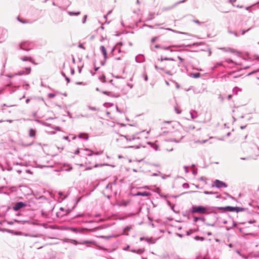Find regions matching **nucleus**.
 Segmentation results:
<instances>
[{
    "label": "nucleus",
    "mask_w": 259,
    "mask_h": 259,
    "mask_svg": "<svg viewBox=\"0 0 259 259\" xmlns=\"http://www.w3.org/2000/svg\"><path fill=\"white\" fill-rule=\"evenodd\" d=\"M120 137L121 138L124 137V138H125L127 141H135V142L134 143V144L128 146V148H135L136 149H138L142 146V143L141 141V139L139 137H138L137 135H133L132 136L121 135Z\"/></svg>",
    "instance_id": "obj_1"
},
{
    "label": "nucleus",
    "mask_w": 259,
    "mask_h": 259,
    "mask_svg": "<svg viewBox=\"0 0 259 259\" xmlns=\"http://www.w3.org/2000/svg\"><path fill=\"white\" fill-rule=\"evenodd\" d=\"M210 209L209 207H204L202 206H193L192 207L191 212L193 213H198L199 214H208V210Z\"/></svg>",
    "instance_id": "obj_2"
},
{
    "label": "nucleus",
    "mask_w": 259,
    "mask_h": 259,
    "mask_svg": "<svg viewBox=\"0 0 259 259\" xmlns=\"http://www.w3.org/2000/svg\"><path fill=\"white\" fill-rule=\"evenodd\" d=\"M20 49L25 51L30 50L32 48V44L28 41L22 42L19 46Z\"/></svg>",
    "instance_id": "obj_3"
},
{
    "label": "nucleus",
    "mask_w": 259,
    "mask_h": 259,
    "mask_svg": "<svg viewBox=\"0 0 259 259\" xmlns=\"http://www.w3.org/2000/svg\"><path fill=\"white\" fill-rule=\"evenodd\" d=\"M212 187H215L218 188H222V187H224V188H226L227 187V185L222 182V181H221L219 180H215V181L212 183Z\"/></svg>",
    "instance_id": "obj_4"
},
{
    "label": "nucleus",
    "mask_w": 259,
    "mask_h": 259,
    "mask_svg": "<svg viewBox=\"0 0 259 259\" xmlns=\"http://www.w3.org/2000/svg\"><path fill=\"white\" fill-rule=\"evenodd\" d=\"M8 37V31L4 28L0 29V42H3Z\"/></svg>",
    "instance_id": "obj_5"
},
{
    "label": "nucleus",
    "mask_w": 259,
    "mask_h": 259,
    "mask_svg": "<svg viewBox=\"0 0 259 259\" xmlns=\"http://www.w3.org/2000/svg\"><path fill=\"white\" fill-rule=\"evenodd\" d=\"M27 206V204L23 202H17L13 207V209L14 211H18L21 208Z\"/></svg>",
    "instance_id": "obj_6"
},
{
    "label": "nucleus",
    "mask_w": 259,
    "mask_h": 259,
    "mask_svg": "<svg viewBox=\"0 0 259 259\" xmlns=\"http://www.w3.org/2000/svg\"><path fill=\"white\" fill-rule=\"evenodd\" d=\"M31 70V67H26L24 69L19 71L15 74V75H25V74H29Z\"/></svg>",
    "instance_id": "obj_7"
},
{
    "label": "nucleus",
    "mask_w": 259,
    "mask_h": 259,
    "mask_svg": "<svg viewBox=\"0 0 259 259\" xmlns=\"http://www.w3.org/2000/svg\"><path fill=\"white\" fill-rule=\"evenodd\" d=\"M226 209L230 211H235L236 212L242 211L244 210V208L242 207L233 206H227Z\"/></svg>",
    "instance_id": "obj_8"
},
{
    "label": "nucleus",
    "mask_w": 259,
    "mask_h": 259,
    "mask_svg": "<svg viewBox=\"0 0 259 259\" xmlns=\"http://www.w3.org/2000/svg\"><path fill=\"white\" fill-rule=\"evenodd\" d=\"M171 66H172V68L171 69V70H164V72L169 75H172L174 73L176 72V69L175 68V64H171Z\"/></svg>",
    "instance_id": "obj_9"
},
{
    "label": "nucleus",
    "mask_w": 259,
    "mask_h": 259,
    "mask_svg": "<svg viewBox=\"0 0 259 259\" xmlns=\"http://www.w3.org/2000/svg\"><path fill=\"white\" fill-rule=\"evenodd\" d=\"M21 59L23 61H29L34 64H36V63L34 62V61L33 60L32 58L31 57H27V56L22 57L21 58Z\"/></svg>",
    "instance_id": "obj_10"
},
{
    "label": "nucleus",
    "mask_w": 259,
    "mask_h": 259,
    "mask_svg": "<svg viewBox=\"0 0 259 259\" xmlns=\"http://www.w3.org/2000/svg\"><path fill=\"white\" fill-rule=\"evenodd\" d=\"M136 61L137 63H142L145 61V57L143 55H138L135 58Z\"/></svg>",
    "instance_id": "obj_11"
},
{
    "label": "nucleus",
    "mask_w": 259,
    "mask_h": 259,
    "mask_svg": "<svg viewBox=\"0 0 259 259\" xmlns=\"http://www.w3.org/2000/svg\"><path fill=\"white\" fill-rule=\"evenodd\" d=\"M100 50L102 54L104 56V58L105 60H106L107 58V51L106 49L104 46H101L100 48Z\"/></svg>",
    "instance_id": "obj_12"
},
{
    "label": "nucleus",
    "mask_w": 259,
    "mask_h": 259,
    "mask_svg": "<svg viewBox=\"0 0 259 259\" xmlns=\"http://www.w3.org/2000/svg\"><path fill=\"white\" fill-rule=\"evenodd\" d=\"M136 196H149L150 195V193L147 191L144 192H138L135 194Z\"/></svg>",
    "instance_id": "obj_13"
},
{
    "label": "nucleus",
    "mask_w": 259,
    "mask_h": 259,
    "mask_svg": "<svg viewBox=\"0 0 259 259\" xmlns=\"http://www.w3.org/2000/svg\"><path fill=\"white\" fill-rule=\"evenodd\" d=\"M78 137L80 139H83L85 140H88L89 139V136L86 133H81L78 135Z\"/></svg>",
    "instance_id": "obj_14"
},
{
    "label": "nucleus",
    "mask_w": 259,
    "mask_h": 259,
    "mask_svg": "<svg viewBox=\"0 0 259 259\" xmlns=\"http://www.w3.org/2000/svg\"><path fill=\"white\" fill-rule=\"evenodd\" d=\"M187 0H183V1H180L179 2H178L177 3H175L173 6H172L171 7H169V8H165V10H169L170 9H171L174 8H175L176 6H177L179 4H180L181 3H183L184 2H185Z\"/></svg>",
    "instance_id": "obj_15"
},
{
    "label": "nucleus",
    "mask_w": 259,
    "mask_h": 259,
    "mask_svg": "<svg viewBox=\"0 0 259 259\" xmlns=\"http://www.w3.org/2000/svg\"><path fill=\"white\" fill-rule=\"evenodd\" d=\"M36 135V131L33 128H30L29 132V136L31 138H35Z\"/></svg>",
    "instance_id": "obj_16"
},
{
    "label": "nucleus",
    "mask_w": 259,
    "mask_h": 259,
    "mask_svg": "<svg viewBox=\"0 0 259 259\" xmlns=\"http://www.w3.org/2000/svg\"><path fill=\"white\" fill-rule=\"evenodd\" d=\"M115 184L109 183L106 187V189L110 190L111 191H113V186H115Z\"/></svg>",
    "instance_id": "obj_17"
},
{
    "label": "nucleus",
    "mask_w": 259,
    "mask_h": 259,
    "mask_svg": "<svg viewBox=\"0 0 259 259\" xmlns=\"http://www.w3.org/2000/svg\"><path fill=\"white\" fill-rule=\"evenodd\" d=\"M180 47L179 46H176V45L168 46V47H162L161 46V49H162L163 50H169L170 52H172L173 51L172 50H169V49L171 47L178 48V47Z\"/></svg>",
    "instance_id": "obj_18"
},
{
    "label": "nucleus",
    "mask_w": 259,
    "mask_h": 259,
    "mask_svg": "<svg viewBox=\"0 0 259 259\" xmlns=\"http://www.w3.org/2000/svg\"><path fill=\"white\" fill-rule=\"evenodd\" d=\"M183 137L182 136L180 139L172 138V139H170L167 141H170V142H174L175 143H179L181 141V140L182 139Z\"/></svg>",
    "instance_id": "obj_19"
},
{
    "label": "nucleus",
    "mask_w": 259,
    "mask_h": 259,
    "mask_svg": "<svg viewBox=\"0 0 259 259\" xmlns=\"http://www.w3.org/2000/svg\"><path fill=\"white\" fill-rule=\"evenodd\" d=\"M190 114L192 119H194L197 117V113L195 111H191Z\"/></svg>",
    "instance_id": "obj_20"
},
{
    "label": "nucleus",
    "mask_w": 259,
    "mask_h": 259,
    "mask_svg": "<svg viewBox=\"0 0 259 259\" xmlns=\"http://www.w3.org/2000/svg\"><path fill=\"white\" fill-rule=\"evenodd\" d=\"M68 13L70 16H78L80 14V12L79 11L76 12L69 11L68 12Z\"/></svg>",
    "instance_id": "obj_21"
},
{
    "label": "nucleus",
    "mask_w": 259,
    "mask_h": 259,
    "mask_svg": "<svg viewBox=\"0 0 259 259\" xmlns=\"http://www.w3.org/2000/svg\"><path fill=\"white\" fill-rule=\"evenodd\" d=\"M242 90L238 87H235L233 89V93L236 95L238 94L239 92H241Z\"/></svg>",
    "instance_id": "obj_22"
},
{
    "label": "nucleus",
    "mask_w": 259,
    "mask_h": 259,
    "mask_svg": "<svg viewBox=\"0 0 259 259\" xmlns=\"http://www.w3.org/2000/svg\"><path fill=\"white\" fill-rule=\"evenodd\" d=\"M151 146L155 151H158L159 150V146L155 143L152 144Z\"/></svg>",
    "instance_id": "obj_23"
},
{
    "label": "nucleus",
    "mask_w": 259,
    "mask_h": 259,
    "mask_svg": "<svg viewBox=\"0 0 259 259\" xmlns=\"http://www.w3.org/2000/svg\"><path fill=\"white\" fill-rule=\"evenodd\" d=\"M190 76L193 77L194 78H199L200 76V73H192V74H191Z\"/></svg>",
    "instance_id": "obj_24"
},
{
    "label": "nucleus",
    "mask_w": 259,
    "mask_h": 259,
    "mask_svg": "<svg viewBox=\"0 0 259 259\" xmlns=\"http://www.w3.org/2000/svg\"><path fill=\"white\" fill-rule=\"evenodd\" d=\"M194 239L197 240V241H203L204 240L205 238L204 237H200V236H196L194 237Z\"/></svg>",
    "instance_id": "obj_25"
},
{
    "label": "nucleus",
    "mask_w": 259,
    "mask_h": 259,
    "mask_svg": "<svg viewBox=\"0 0 259 259\" xmlns=\"http://www.w3.org/2000/svg\"><path fill=\"white\" fill-rule=\"evenodd\" d=\"M99 80H100L101 82H106V80H105V75H102V76H100V77H99Z\"/></svg>",
    "instance_id": "obj_26"
},
{
    "label": "nucleus",
    "mask_w": 259,
    "mask_h": 259,
    "mask_svg": "<svg viewBox=\"0 0 259 259\" xmlns=\"http://www.w3.org/2000/svg\"><path fill=\"white\" fill-rule=\"evenodd\" d=\"M160 61H163V60H169V61H174L175 60L172 58H161L160 59Z\"/></svg>",
    "instance_id": "obj_27"
},
{
    "label": "nucleus",
    "mask_w": 259,
    "mask_h": 259,
    "mask_svg": "<svg viewBox=\"0 0 259 259\" xmlns=\"http://www.w3.org/2000/svg\"><path fill=\"white\" fill-rule=\"evenodd\" d=\"M204 193L205 194H207V195H211V194H217L218 193L217 192H213L211 191H204Z\"/></svg>",
    "instance_id": "obj_28"
},
{
    "label": "nucleus",
    "mask_w": 259,
    "mask_h": 259,
    "mask_svg": "<svg viewBox=\"0 0 259 259\" xmlns=\"http://www.w3.org/2000/svg\"><path fill=\"white\" fill-rule=\"evenodd\" d=\"M171 64H175L176 65V64L175 63H171L167 64V68L170 70H171V69L172 68V66H171Z\"/></svg>",
    "instance_id": "obj_29"
},
{
    "label": "nucleus",
    "mask_w": 259,
    "mask_h": 259,
    "mask_svg": "<svg viewBox=\"0 0 259 259\" xmlns=\"http://www.w3.org/2000/svg\"><path fill=\"white\" fill-rule=\"evenodd\" d=\"M144 249H139L137 250L136 253L139 254L143 253L144 252Z\"/></svg>",
    "instance_id": "obj_30"
},
{
    "label": "nucleus",
    "mask_w": 259,
    "mask_h": 259,
    "mask_svg": "<svg viewBox=\"0 0 259 259\" xmlns=\"http://www.w3.org/2000/svg\"><path fill=\"white\" fill-rule=\"evenodd\" d=\"M228 33H230V34H233V35H234L236 37H238L239 36V35L238 34V33L236 32H233V31H232L230 30H228Z\"/></svg>",
    "instance_id": "obj_31"
},
{
    "label": "nucleus",
    "mask_w": 259,
    "mask_h": 259,
    "mask_svg": "<svg viewBox=\"0 0 259 259\" xmlns=\"http://www.w3.org/2000/svg\"><path fill=\"white\" fill-rule=\"evenodd\" d=\"M55 96H56V94H55L54 93H49L48 95V97L49 98H53L55 97Z\"/></svg>",
    "instance_id": "obj_32"
},
{
    "label": "nucleus",
    "mask_w": 259,
    "mask_h": 259,
    "mask_svg": "<svg viewBox=\"0 0 259 259\" xmlns=\"http://www.w3.org/2000/svg\"><path fill=\"white\" fill-rule=\"evenodd\" d=\"M204 220V219H203L202 218L194 217V221L195 222H197L199 220Z\"/></svg>",
    "instance_id": "obj_33"
},
{
    "label": "nucleus",
    "mask_w": 259,
    "mask_h": 259,
    "mask_svg": "<svg viewBox=\"0 0 259 259\" xmlns=\"http://www.w3.org/2000/svg\"><path fill=\"white\" fill-rule=\"evenodd\" d=\"M88 108L90 110H92V111H96V110H97V108H96V107H94L89 106Z\"/></svg>",
    "instance_id": "obj_34"
},
{
    "label": "nucleus",
    "mask_w": 259,
    "mask_h": 259,
    "mask_svg": "<svg viewBox=\"0 0 259 259\" xmlns=\"http://www.w3.org/2000/svg\"><path fill=\"white\" fill-rule=\"evenodd\" d=\"M67 167H68L67 168H65V167H64V170H66V171H70V170H71L72 169V167L70 166H67Z\"/></svg>",
    "instance_id": "obj_35"
},
{
    "label": "nucleus",
    "mask_w": 259,
    "mask_h": 259,
    "mask_svg": "<svg viewBox=\"0 0 259 259\" xmlns=\"http://www.w3.org/2000/svg\"><path fill=\"white\" fill-rule=\"evenodd\" d=\"M167 30H169V31H174V32H177V33H182V34H186V33H184V32H179V31H175L171 29H170V28H167L166 29Z\"/></svg>",
    "instance_id": "obj_36"
},
{
    "label": "nucleus",
    "mask_w": 259,
    "mask_h": 259,
    "mask_svg": "<svg viewBox=\"0 0 259 259\" xmlns=\"http://www.w3.org/2000/svg\"><path fill=\"white\" fill-rule=\"evenodd\" d=\"M87 15H84L83 17V19H82V23H85V22H86V20H87Z\"/></svg>",
    "instance_id": "obj_37"
},
{
    "label": "nucleus",
    "mask_w": 259,
    "mask_h": 259,
    "mask_svg": "<svg viewBox=\"0 0 259 259\" xmlns=\"http://www.w3.org/2000/svg\"><path fill=\"white\" fill-rule=\"evenodd\" d=\"M250 29V28H249L246 30H241V35H244L246 32H248Z\"/></svg>",
    "instance_id": "obj_38"
},
{
    "label": "nucleus",
    "mask_w": 259,
    "mask_h": 259,
    "mask_svg": "<svg viewBox=\"0 0 259 259\" xmlns=\"http://www.w3.org/2000/svg\"><path fill=\"white\" fill-rule=\"evenodd\" d=\"M104 165H109V166H111L112 167H114V165H109V164H108L107 163H104V164H101L100 165V166H104Z\"/></svg>",
    "instance_id": "obj_39"
},
{
    "label": "nucleus",
    "mask_w": 259,
    "mask_h": 259,
    "mask_svg": "<svg viewBox=\"0 0 259 259\" xmlns=\"http://www.w3.org/2000/svg\"><path fill=\"white\" fill-rule=\"evenodd\" d=\"M251 6H249V7H246L245 8V9L248 11V12H251Z\"/></svg>",
    "instance_id": "obj_40"
},
{
    "label": "nucleus",
    "mask_w": 259,
    "mask_h": 259,
    "mask_svg": "<svg viewBox=\"0 0 259 259\" xmlns=\"http://www.w3.org/2000/svg\"><path fill=\"white\" fill-rule=\"evenodd\" d=\"M188 168V167L187 166H184V168L185 169V171L186 173H188L189 172Z\"/></svg>",
    "instance_id": "obj_41"
},
{
    "label": "nucleus",
    "mask_w": 259,
    "mask_h": 259,
    "mask_svg": "<svg viewBox=\"0 0 259 259\" xmlns=\"http://www.w3.org/2000/svg\"><path fill=\"white\" fill-rule=\"evenodd\" d=\"M175 111H176V113L178 114H180L181 113V111L177 108H175Z\"/></svg>",
    "instance_id": "obj_42"
},
{
    "label": "nucleus",
    "mask_w": 259,
    "mask_h": 259,
    "mask_svg": "<svg viewBox=\"0 0 259 259\" xmlns=\"http://www.w3.org/2000/svg\"><path fill=\"white\" fill-rule=\"evenodd\" d=\"M78 47H79V48H81V49H83V50H85V48H84V47L83 46V44H79V45H78Z\"/></svg>",
    "instance_id": "obj_43"
},
{
    "label": "nucleus",
    "mask_w": 259,
    "mask_h": 259,
    "mask_svg": "<svg viewBox=\"0 0 259 259\" xmlns=\"http://www.w3.org/2000/svg\"><path fill=\"white\" fill-rule=\"evenodd\" d=\"M103 93L104 94H105V95H109L111 94V93H110V92H106V91H104V92H103Z\"/></svg>",
    "instance_id": "obj_44"
},
{
    "label": "nucleus",
    "mask_w": 259,
    "mask_h": 259,
    "mask_svg": "<svg viewBox=\"0 0 259 259\" xmlns=\"http://www.w3.org/2000/svg\"><path fill=\"white\" fill-rule=\"evenodd\" d=\"M63 139L66 140L68 141V142L70 141L69 140V138H68V136H64V137H63Z\"/></svg>",
    "instance_id": "obj_45"
},
{
    "label": "nucleus",
    "mask_w": 259,
    "mask_h": 259,
    "mask_svg": "<svg viewBox=\"0 0 259 259\" xmlns=\"http://www.w3.org/2000/svg\"><path fill=\"white\" fill-rule=\"evenodd\" d=\"M116 110H117V112H119L120 113L123 112V111L120 110L117 106L116 107Z\"/></svg>",
    "instance_id": "obj_46"
},
{
    "label": "nucleus",
    "mask_w": 259,
    "mask_h": 259,
    "mask_svg": "<svg viewBox=\"0 0 259 259\" xmlns=\"http://www.w3.org/2000/svg\"><path fill=\"white\" fill-rule=\"evenodd\" d=\"M145 240L149 243H153V242L150 241L149 239L146 238Z\"/></svg>",
    "instance_id": "obj_47"
},
{
    "label": "nucleus",
    "mask_w": 259,
    "mask_h": 259,
    "mask_svg": "<svg viewBox=\"0 0 259 259\" xmlns=\"http://www.w3.org/2000/svg\"><path fill=\"white\" fill-rule=\"evenodd\" d=\"M111 11H109V12H108V13L107 14V15H104V18L105 19H106V18H107V15H108L110 14H111Z\"/></svg>",
    "instance_id": "obj_48"
},
{
    "label": "nucleus",
    "mask_w": 259,
    "mask_h": 259,
    "mask_svg": "<svg viewBox=\"0 0 259 259\" xmlns=\"http://www.w3.org/2000/svg\"><path fill=\"white\" fill-rule=\"evenodd\" d=\"M24 236H32V237H37L36 235H31L27 234H25Z\"/></svg>",
    "instance_id": "obj_49"
},
{
    "label": "nucleus",
    "mask_w": 259,
    "mask_h": 259,
    "mask_svg": "<svg viewBox=\"0 0 259 259\" xmlns=\"http://www.w3.org/2000/svg\"><path fill=\"white\" fill-rule=\"evenodd\" d=\"M157 37H153V38H152L151 39V41L152 42H154V41H155L156 40H157Z\"/></svg>",
    "instance_id": "obj_50"
},
{
    "label": "nucleus",
    "mask_w": 259,
    "mask_h": 259,
    "mask_svg": "<svg viewBox=\"0 0 259 259\" xmlns=\"http://www.w3.org/2000/svg\"><path fill=\"white\" fill-rule=\"evenodd\" d=\"M65 78L67 80V83H69L70 82V79L68 77L65 76Z\"/></svg>",
    "instance_id": "obj_51"
},
{
    "label": "nucleus",
    "mask_w": 259,
    "mask_h": 259,
    "mask_svg": "<svg viewBox=\"0 0 259 259\" xmlns=\"http://www.w3.org/2000/svg\"><path fill=\"white\" fill-rule=\"evenodd\" d=\"M236 252L237 254H238L240 256H242V254L241 253V252L238 250H236Z\"/></svg>",
    "instance_id": "obj_52"
},
{
    "label": "nucleus",
    "mask_w": 259,
    "mask_h": 259,
    "mask_svg": "<svg viewBox=\"0 0 259 259\" xmlns=\"http://www.w3.org/2000/svg\"><path fill=\"white\" fill-rule=\"evenodd\" d=\"M155 48H157V49H159V48H161V46H160V45H156L155 46Z\"/></svg>",
    "instance_id": "obj_53"
},
{
    "label": "nucleus",
    "mask_w": 259,
    "mask_h": 259,
    "mask_svg": "<svg viewBox=\"0 0 259 259\" xmlns=\"http://www.w3.org/2000/svg\"><path fill=\"white\" fill-rule=\"evenodd\" d=\"M83 216V214H78L75 215L74 218H77Z\"/></svg>",
    "instance_id": "obj_54"
},
{
    "label": "nucleus",
    "mask_w": 259,
    "mask_h": 259,
    "mask_svg": "<svg viewBox=\"0 0 259 259\" xmlns=\"http://www.w3.org/2000/svg\"><path fill=\"white\" fill-rule=\"evenodd\" d=\"M215 65H217V67L219 66H222V63H217Z\"/></svg>",
    "instance_id": "obj_55"
},
{
    "label": "nucleus",
    "mask_w": 259,
    "mask_h": 259,
    "mask_svg": "<svg viewBox=\"0 0 259 259\" xmlns=\"http://www.w3.org/2000/svg\"><path fill=\"white\" fill-rule=\"evenodd\" d=\"M178 58L181 62H182L183 61V59H182L181 57L178 56Z\"/></svg>",
    "instance_id": "obj_56"
},
{
    "label": "nucleus",
    "mask_w": 259,
    "mask_h": 259,
    "mask_svg": "<svg viewBox=\"0 0 259 259\" xmlns=\"http://www.w3.org/2000/svg\"><path fill=\"white\" fill-rule=\"evenodd\" d=\"M194 22L195 23H197V24H200V22L198 20H194Z\"/></svg>",
    "instance_id": "obj_57"
},
{
    "label": "nucleus",
    "mask_w": 259,
    "mask_h": 259,
    "mask_svg": "<svg viewBox=\"0 0 259 259\" xmlns=\"http://www.w3.org/2000/svg\"><path fill=\"white\" fill-rule=\"evenodd\" d=\"M92 242L91 241H84L82 243H80V244H84L85 243H91Z\"/></svg>",
    "instance_id": "obj_58"
},
{
    "label": "nucleus",
    "mask_w": 259,
    "mask_h": 259,
    "mask_svg": "<svg viewBox=\"0 0 259 259\" xmlns=\"http://www.w3.org/2000/svg\"><path fill=\"white\" fill-rule=\"evenodd\" d=\"M154 67L156 70H159V67L157 65H155Z\"/></svg>",
    "instance_id": "obj_59"
},
{
    "label": "nucleus",
    "mask_w": 259,
    "mask_h": 259,
    "mask_svg": "<svg viewBox=\"0 0 259 259\" xmlns=\"http://www.w3.org/2000/svg\"><path fill=\"white\" fill-rule=\"evenodd\" d=\"M125 230L129 231L130 230V228L129 227H126L124 229Z\"/></svg>",
    "instance_id": "obj_60"
},
{
    "label": "nucleus",
    "mask_w": 259,
    "mask_h": 259,
    "mask_svg": "<svg viewBox=\"0 0 259 259\" xmlns=\"http://www.w3.org/2000/svg\"><path fill=\"white\" fill-rule=\"evenodd\" d=\"M105 61H106V60H105L104 61H102L101 62V65L103 66L104 65L105 63Z\"/></svg>",
    "instance_id": "obj_61"
},
{
    "label": "nucleus",
    "mask_w": 259,
    "mask_h": 259,
    "mask_svg": "<svg viewBox=\"0 0 259 259\" xmlns=\"http://www.w3.org/2000/svg\"><path fill=\"white\" fill-rule=\"evenodd\" d=\"M232 96L231 95H229L228 96V100H230L232 98Z\"/></svg>",
    "instance_id": "obj_62"
},
{
    "label": "nucleus",
    "mask_w": 259,
    "mask_h": 259,
    "mask_svg": "<svg viewBox=\"0 0 259 259\" xmlns=\"http://www.w3.org/2000/svg\"><path fill=\"white\" fill-rule=\"evenodd\" d=\"M235 1L236 0H229V2L232 4H233Z\"/></svg>",
    "instance_id": "obj_63"
},
{
    "label": "nucleus",
    "mask_w": 259,
    "mask_h": 259,
    "mask_svg": "<svg viewBox=\"0 0 259 259\" xmlns=\"http://www.w3.org/2000/svg\"><path fill=\"white\" fill-rule=\"evenodd\" d=\"M129 247H130V246H129V245H127V246H126V248H124L123 249V250H127L128 249V248H129Z\"/></svg>",
    "instance_id": "obj_64"
}]
</instances>
